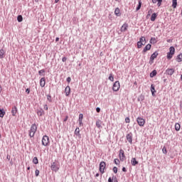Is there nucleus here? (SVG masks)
I'll list each match as a JSON object with an SVG mask.
<instances>
[{
    "label": "nucleus",
    "instance_id": "680f3d73",
    "mask_svg": "<svg viewBox=\"0 0 182 182\" xmlns=\"http://www.w3.org/2000/svg\"><path fill=\"white\" fill-rule=\"evenodd\" d=\"M158 2H163V0H157Z\"/></svg>",
    "mask_w": 182,
    "mask_h": 182
},
{
    "label": "nucleus",
    "instance_id": "6e6d98bb",
    "mask_svg": "<svg viewBox=\"0 0 182 182\" xmlns=\"http://www.w3.org/2000/svg\"><path fill=\"white\" fill-rule=\"evenodd\" d=\"M44 109H45V110H48V105H46L44 106Z\"/></svg>",
    "mask_w": 182,
    "mask_h": 182
},
{
    "label": "nucleus",
    "instance_id": "58836bf2",
    "mask_svg": "<svg viewBox=\"0 0 182 182\" xmlns=\"http://www.w3.org/2000/svg\"><path fill=\"white\" fill-rule=\"evenodd\" d=\"M78 120L83 121V114H79V119H78Z\"/></svg>",
    "mask_w": 182,
    "mask_h": 182
},
{
    "label": "nucleus",
    "instance_id": "7ed1b4c3",
    "mask_svg": "<svg viewBox=\"0 0 182 182\" xmlns=\"http://www.w3.org/2000/svg\"><path fill=\"white\" fill-rule=\"evenodd\" d=\"M176 52V48L174 47L171 46L169 48V52L167 53V59H171L173 56L174 55V53Z\"/></svg>",
    "mask_w": 182,
    "mask_h": 182
},
{
    "label": "nucleus",
    "instance_id": "2f4dec72",
    "mask_svg": "<svg viewBox=\"0 0 182 182\" xmlns=\"http://www.w3.org/2000/svg\"><path fill=\"white\" fill-rule=\"evenodd\" d=\"M33 163L34 164H38V163H39V160L38 159V157H34L33 159Z\"/></svg>",
    "mask_w": 182,
    "mask_h": 182
},
{
    "label": "nucleus",
    "instance_id": "8fccbe9b",
    "mask_svg": "<svg viewBox=\"0 0 182 182\" xmlns=\"http://www.w3.org/2000/svg\"><path fill=\"white\" fill-rule=\"evenodd\" d=\"M97 113H100V109L99 107L96 108Z\"/></svg>",
    "mask_w": 182,
    "mask_h": 182
},
{
    "label": "nucleus",
    "instance_id": "b1692460",
    "mask_svg": "<svg viewBox=\"0 0 182 182\" xmlns=\"http://www.w3.org/2000/svg\"><path fill=\"white\" fill-rule=\"evenodd\" d=\"M172 8L176 9L177 8V0H172Z\"/></svg>",
    "mask_w": 182,
    "mask_h": 182
},
{
    "label": "nucleus",
    "instance_id": "a211bd4d",
    "mask_svg": "<svg viewBox=\"0 0 182 182\" xmlns=\"http://www.w3.org/2000/svg\"><path fill=\"white\" fill-rule=\"evenodd\" d=\"M12 116H16V113H18V108L16 107H14L12 108L11 110Z\"/></svg>",
    "mask_w": 182,
    "mask_h": 182
},
{
    "label": "nucleus",
    "instance_id": "9b49d317",
    "mask_svg": "<svg viewBox=\"0 0 182 182\" xmlns=\"http://www.w3.org/2000/svg\"><path fill=\"white\" fill-rule=\"evenodd\" d=\"M174 72H176V70H174V68H168L166 70V75H168V76L174 75Z\"/></svg>",
    "mask_w": 182,
    "mask_h": 182
},
{
    "label": "nucleus",
    "instance_id": "0eeeda50",
    "mask_svg": "<svg viewBox=\"0 0 182 182\" xmlns=\"http://www.w3.org/2000/svg\"><path fill=\"white\" fill-rule=\"evenodd\" d=\"M119 157L121 161L126 160V155H124V151L123 149L119 150Z\"/></svg>",
    "mask_w": 182,
    "mask_h": 182
},
{
    "label": "nucleus",
    "instance_id": "393cba45",
    "mask_svg": "<svg viewBox=\"0 0 182 182\" xmlns=\"http://www.w3.org/2000/svg\"><path fill=\"white\" fill-rule=\"evenodd\" d=\"M96 126L98 129H102V121L100 120L97 121Z\"/></svg>",
    "mask_w": 182,
    "mask_h": 182
},
{
    "label": "nucleus",
    "instance_id": "ea45409f",
    "mask_svg": "<svg viewBox=\"0 0 182 182\" xmlns=\"http://www.w3.org/2000/svg\"><path fill=\"white\" fill-rule=\"evenodd\" d=\"M113 171H114V173L115 174H117V167L114 166V167L113 168Z\"/></svg>",
    "mask_w": 182,
    "mask_h": 182
},
{
    "label": "nucleus",
    "instance_id": "473e14b6",
    "mask_svg": "<svg viewBox=\"0 0 182 182\" xmlns=\"http://www.w3.org/2000/svg\"><path fill=\"white\" fill-rule=\"evenodd\" d=\"M17 21L18 22H22V21H23V18L22 17L21 15L18 16Z\"/></svg>",
    "mask_w": 182,
    "mask_h": 182
},
{
    "label": "nucleus",
    "instance_id": "c85d7f7f",
    "mask_svg": "<svg viewBox=\"0 0 182 182\" xmlns=\"http://www.w3.org/2000/svg\"><path fill=\"white\" fill-rule=\"evenodd\" d=\"M114 14H115L117 16H119V15H120V9L116 8V9H115V11H114Z\"/></svg>",
    "mask_w": 182,
    "mask_h": 182
},
{
    "label": "nucleus",
    "instance_id": "a878e982",
    "mask_svg": "<svg viewBox=\"0 0 182 182\" xmlns=\"http://www.w3.org/2000/svg\"><path fill=\"white\" fill-rule=\"evenodd\" d=\"M75 136H80V129L79 127H77L75 130Z\"/></svg>",
    "mask_w": 182,
    "mask_h": 182
},
{
    "label": "nucleus",
    "instance_id": "1a4fd4ad",
    "mask_svg": "<svg viewBox=\"0 0 182 182\" xmlns=\"http://www.w3.org/2000/svg\"><path fill=\"white\" fill-rule=\"evenodd\" d=\"M105 168H106V163L105 161H102L100 164V171L102 174L105 173Z\"/></svg>",
    "mask_w": 182,
    "mask_h": 182
},
{
    "label": "nucleus",
    "instance_id": "bf43d9fd",
    "mask_svg": "<svg viewBox=\"0 0 182 182\" xmlns=\"http://www.w3.org/2000/svg\"><path fill=\"white\" fill-rule=\"evenodd\" d=\"M59 2V0H55V4H58Z\"/></svg>",
    "mask_w": 182,
    "mask_h": 182
},
{
    "label": "nucleus",
    "instance_id": "c9c22d12",
    "mask_svg": "<svg viewBox=\"0 0 182 182\" xmlns=\"http://www.w3.org/2000/svg\"><path fill=\"white\" fill-rule=\"evenodd\" d=\"M114 163L117 166V165L120 164V161L117 159H115L114 160Z\"/></svg>",
    "mask_w": 182,
    "mask_h": 182
},
{
    "label": "nucleus",
    "instance_id": "2eb2a0df",
    "mask_svg": "<svg viewBox=\"0 0 182 182\" xmlns=\"http://www.w3.org/2000/svg\"><path fill=\"white\" fill-rule=\"evenodd\" d=\"M150 49H151V45L147 44L142 50V53H146V52H147V50H150Z\"/></svg>",
    "mask_w": 182,
    "mask_h": 182
},
{
    "label": "nucleus",
    "instance_id": "79ce46f5",
    "mask_svg": "<svg viewBox=\"0 0 182 182\" xmlns=\"http://www.w3.org/2000/svg\"><path fill=\"white\" fill-rule=\"evenodd\" d=\"M43 73H45V70L43 69V70H41L38 71V75H42Z\"/></svg>",
    "mask_w": 182,
    "mask_h": 182
},
{
    "label": "nucleus",
    "instance_id": "6ab92c4d",
    "mask_svg": "<svg viewBox=\"0 0 182 182\" xmlns=\"http://www.w3.org/2000/svg\"><path fill=\"white\" fill-rule=\"evenodd\" d=\"M5 58V50L1 49L0 50V59H4Z\"/></svg>",
    "mask_w": 182,
    "mask_h": 182
},
{
    "label": "nucleus",
    "instance_id": "13d9d810",
    "mask_svg": "<svg viewBox=\"0 0 182 182\" xmlns=\"http://www.w3.org/2000/svg\"><path fill=\"white\" fill-rule=\"evenodd\" d=\"M1 92H2V86L1 85H0V93H1Z\"/></svg>",
    "mask_w": 182,
    "mask_h": 182
},
{
    "label": "nucleus",
    "instance_id": "de8ad7c7",
    "mask_svg": "<svg viewBox=\"0 0 182 182\" xmlns=\"http://www.w3.org/2000/svg\"><path fill=\"white\" fill-rule=\"evenodd\" d=\"M70 80H72V79L70 78V77H68L67 78V82H68V83H70Z\"/></svg>",
    "mask_w": 182,
    "mask_h": 182
},
{
    "label": "nucleus",
    "instance_id": "4c0bfd02",
    "mask_svg": "<svg viewBox=\"0 0 182 182\" xmlns=\"http://www.w3.org/2000/svg\"><path fill=\"white\" fill-rule=\"evenodd\" d=\"M151 14H153V9H149V11H148L147 18H149V16H150Z\"/></svg>",
    "mask_w": 182,
    "mask_h": 182
},
{
    "label": "nucleus",
    "instance_id": "5701e85b",
    "mask_svg": "<svg viewBox=\"0 0 182 182\" xmlns=\"http://www.w3.org/2000/svg\"><path fill=\"white\" fill-rule=\"evenodd\" d=\"M181 128V126L178 123L175 124V130L176 132H180Z\"/></svg>",
    "mask_w": 182,
    "mask_h": 182
},
{
    "label": "nucleus",
    "instance_id": "37998d69",
    "mask_svg": "<svg viewBox=\"0 0 182 182\" xmlns=\"http://www.w3.org/2000/svg\"><path fill=\"white\" fill-rule=\"evenodd\" d=\"M125 123H130V118L126 117L125 118Z\"/></svg>",
    "mask_w": 182,
    "mask_h": 182
},
{
    "label": "nucleus",
    "instance_id": "f8f14e48",
    "mask_svg": "<svg viewBox=\"0 0 182 182\" xmlns=\"http://www.w3.org/2000/svg\"><path fill=\"white\" fill-rule=\"evenodd\" d=\"M50 168L53 171H55L56 173V171H58V170H59V166L58 165H56V164L55 162H53L51 164Z\"/></svg>",
    "mask_w": 182,
    "mask_h": 182
},
{
    "label": "nucleus",
    "instance_id": "72a5a7b5",
    "mask_svg": "<svg viewBox=\"0 0 182 182\" xmlns=\"http://www.w3.org/2000/svg\"><path fill=\"white\" fill-rule=\"evenodd\" d=\"M140 8H141V0L139 1V5L136 7V11H140Z\"/></svg>",
    "mask_w": 182,
    "mask_h": 182
},
{
    "label": "nucleus",
    "instance_id": "f257e3e1",
    "mask_svg": "<svg viewBox=\"0 0 182 182\" xmlns=\"http://www.w3.org/2000/svg\"><path fill=\"white\" fill-rule=\"evenodd\" d=\"M37 130H38V125L35 124H32L29 130V136L34 137L35 133H36Z\"/></svg>",
    "mask_w": 182,
    "mask_h": 182
},
{
    "label": "nucleus",
    "instance_id": "c756f323",
    "mask_svg": "<svg viewBox=\"0 0 182 182\" xmlns=\"http://www.w3.org/2000/svg\"><path fill=\"white\" fill-rule=\"evenodd\" d=\"M149 42L150 43L154 45V43H157V40H156V38H151Z\"/></svg>",
    "mask_w": 182,
    "mask_h": 182
},
{
    "label": "nucleus",
    "instance_id": "e2e57ef3",
    "mask_svg": "<svg viewBox=\"0 0 182 182\" xmlns=\"http://www.w3.org/2000/svg\"><path fill=\"white\" fill-rule=\"evenodd\" d=\"M96 177H99V175H98V173H97V174H96Z\"/></svg>",
    "mask_w": 182,
    "mask_h": 182
},
{
    "label": "nucleus",
    "instance_id": "4468645a",
    "mask_svg": "<svg viewBox=\"0 0 182 182\" xmlns=\"http://www.w3.org/2000/svg\"><path fill=\"white\" fill-rule=\"evenodd\" d=\"M129 28V24L124 23L121 27V32H126L127 31V28Z\"/></svg>",
    "mask_w": 182,
    "mask_h": 182
},
{
    "label": "nucleus",
    "instance_id": "09e8293b",
    "mask_svg": "<svg viewBox=\"0 0 182 182\" xmlns=\"http://www.w3.org/2000/svg\"><path fill=\"white\" fill-rule=\"evenodd\" d=\"M26 93H27L28 95H29V93H31V90H30L28 88H27V89L26 90Z\"/></svg>",
    "mask_w": 182,
    "mask_h": 182
},
{
    "label": "nucleus",
    "instance_id": "4d7b16f0",
    "mask_svg": "<svg viewBox=\"0 0 182 182\" xmlns=\"http://www.w3.org/2000/svg\"><path fill=\"white\" fill-rule=\"evenodd\" d=\"M55 42H59V37H57V38H55Z\"/></svg>",
    "mask_w": 182,
    "mask_h": 182
},
{
    "label": "nucleus",
    "instance_id": "4be33fe9",
    "mask_svg": "<svg viewBox=\"0 0 182 182\" xmlns=\"http://www.w3.org/2000/svg\"><path fill=\"white\" fill-rule=\"evenodd\" d=\"M156 18H157V14L156 13L152 14L151 16V21L154 22V21H156Z\"/></svg>",
    "mask_w": 182,
    "mask_h": 182
},
{
    "label": "nucleus",
    "instance_id": "7c9ffc66",
    "mask_svg": "<svg viewBox=\"0 0 182 182\" xmlns=\"http://www.w3.org/2000/svg\"><path fill=\"white\" fill-rule=\"evenodd\" d=\"M5 116V111L3 109L0 108V117H4Z\"/></svg>",
    "mask_w": 182,
    "mask_h": 182
},
{
    "label": "nucleus",
    "instance_id": "cd10ccee",
    "mask_svg": "<svg viewBox=\"0 0 182 182\" xmlns=\"http://www.w3.org/2000/svg\"><path fill=\"white\" fill-rule=\"evenodd\" d=\"M157 75V71L156 70H154L151 73H150V77H154Z\"/></svg>",
    "mask_w": 182,
    "mask_h": 182
},
{
    "label": "nucleus",
    "instance_id": "603ef678",
    "mask_svg": "<svg viewBox=\"0 0 182 182\" xmlns=\"http://www.w3.org/2000/svg\"><path fill=\"white\" fill-rule=\"evenodd\" d=\"M157 2H158V0H152L153 4H157Z\"/></svg>",
    "mask_w": 182,
    "mask_h": 182
},
{
    "label": "nucleus",
    "instance_id": "5fc2aeb1",
    "mask_svg": "<svg viewBox=\"0 0 182 182\" xmlns=\"http://www.w3.org/2000/svg\"><path fill=\"white\" fill-rule=\"evenodd\" d=\"M157 5H158V6H161V1H158Z\"/></svg>",
    "mask_w": 182,
    "mask_h": 182
},
{
    "label": "nucleus",
    "instance_id": "3c124183",
    "mask_svg": "<svg viewBox=\"0 0 182 182\" xmlns=\"http://www.w3.org/2000/svg\"><path fill=\"white\" fill-rule=\"evenodd\" d=\"M68 119H69V117L66 116L63 122H68Z\"/></svg>",
    "mask_w": 182,
    "mask_h": 182
},
{
    "label": "nucleus",
    "instance_id": "f3484780",
    "mask_svg": "<svg viewBox=\"0 0 182 182\" xmlns=\"http://www.w3.org/2000/svg\"><path fill=\"white\" fill-rule=\"evenodd\" d=\"M131 164H132V166H136V165L139 164V161H137L136 158H132L131 160Z\"/></svg>",
    "mask_w": 182,
    "mask_h": 182
},
{
    "label": "nucleus",
    "instance_id": "69168bd1",
    "mask_svg": "<svg viewBox=\"0 0 182 182\" xmlns=\"http://www.w3.org/2000/svg\"><path fill=\"white\" fill-rule=\"evenodd\" d=\"M115 1H119V0H115Z\"/></svg>",
    "mask_w": 182,
    "mask_h": 182
},
{
    "label": "nucleus",
    "instance_id": "052dcab7",
    "mask_svg": "<svg viewBox=\"0 0 182 182\" xmlns=\"http://www.w3.org/2000/svg\"><path fill=\"white\" fill-rule=\"evenodd\" d=\"M27 170H31V166H28Z\"/></svg>",
    "mask_w": 182,
    "mask_h": 182
},
{
    "label": "nucleus",
    "instance_id": "bb28decb",
    "mask_svg": "<svg viewBox=\"0 0 182 182\" xmlns=\"http://www.w3.org/2000/svg\"><path fill=\"white\" fill-rule=\"evenodd\" d=\"M176 62H182V53L179 54L177 57H176Z\"/></svg>",
    "mask_w": 182,
    "mask_h": 182
},
{
    "label": "nucleus",
    "instance_id": "f03ea898",
    "mask_svg": "<svg viewBox=\"0 0 182 182\" xmlns=\"http://www.w3.org/2000/svg\"><path fill=\"white\" fill-rule=\"evenodd\" d=\"M146 45V38L144 36H141L139 38V41L137 42V48L138 49L141 48L142 46Z\"/></svg>",
    "mask_w": 182,
    "mask_h": 182
},
{
    "label": "nucleus",
    "instance_id": "423d86ee",
    "mask_svg": "<svg viewBox=\"0 0 182 182\" xmlns=\"http://www.w3.org/2000/svg\"><path fill=\"white\" fill-rule=\"evenodd\" d=\"M120 89V82L119 81H116L112 87V90L114 92H119V90Z\"/></svg>",
    "mask_w": 182,
    "mask_h": 182
},
{
    "label": "nucleus",
    "instance_id": "e433bc0d",
    "mask_svg": "<svg viewBox=\"0 0 182 182\" xmlns=\"http://www.w3.org/2000/svg\"><path fill=\"white\" fill-rule=\"evenodd\" d=\"M162 151L164 154H167V149L166 148V146H164V148L162 149Z\"/></svg>",
    "mask_w": 182,
    "mask_h": 182
},
{
    "label": "nucleus",
    "instance_id": "f704fd0d",
    "mask_svg": "<svg viewBox=\"0 0 182 182\" xmlns=\"http://www.w3.org/2000/svg\"><path fill=\"white\" fill-rule=\"evenodd\" d=\"M109 80H111V82H114V77H113V74H110L109 76Z\"/></svg>",
    "mask_w": 182,
    "mask_h": 182
},
{
    "label": "nucleus",
    "instance_id": "ddd939ff",
    "mask_svg": "<svg viewBox=\"0 0 182 182\" xmlns=\"http://www.w3.org/2000/svg\"><path fill=\"white\" fill-rule=\"evenodd\" d=\"M46 85V80L45 79V77H42L40 80V86L41 87H45V85Z\"/></svg>",
    "mask_w": 182,
    "mask_h": 182
},
{
    "label": "nucleus",
    "instance_id": "864d4df0",
    "mask_svg": "<svg viewBox=\"0 0 182 182\" xmlns=\"http://www.w3.org/2000/svg\"><path fill=\"white\" fill-rule=\"evenodd\" d=\"M122 171H124V173H126V171H127V170L126 169V168L123 167V168H122Z\"/></svg>",
    "mask_w": 182,
    "mask_h": 182
},
{
    "label": "nucleus",
    "instance_id": "0e129e2a",
    "mask_svg": "<svg viewBox=\"0 0 182 182\" xmlns=\"http://www.w3.org/2000/svg\"><path fill=\"white\" fill-rule=\"evenodd\" d=\"M134 85H137V82H134Z\"/></svg>",
    "mask_w": 182,
    "mask_h": 182
},
{
    "label": "nucleus",
    "instance_id": "c03bdc74",
    "mask_svg": "<svg viewBox=\"0 0 182 182\" xmlns=\"http://www.w3.org/2000/svg\"><path fill=\"white\" fill-rule=\"evenodd\" d=\"M47 100H48L49 102H52V97H50V95H48V96H47Z\"/></svg>",
    "mask_w": 182,
    "mask_h": 182
},
{
    "label": "nucleus",
    "instance_id": "a19ab883",
    "mask_svg": "<svg viewBox=\"0 0 182 182\" xmlns=\"http://www.w3.org/2000/svg\"><path fill=\"white\" fill-rule=\"evenodd\" d=\"M39 173H40L39 170L36 169L35 171V175L36 177H38V176H39Z\"/></svg>",
    "mask_w": 182,
    "mask_h": 182
},
{
    "label": "nucleus",
    "instance_id": "9d476101",
    "mask_svg": "<svg viewBox=\"0 0 182 182\" xmlns=\"http://www.w3.org/2000/svg\"><path fill=\"white\" fill-rule=\"evenodd\" d=\"M127 140L130 144H133V134L132 132L127 134Z\"/></svg>",
    "mask_w": 182,
    "mask_h": 182
},
{
    "label": "nucleus",
    "instance_id": "dca6fc26",
    "mask_svg": "<svg viewBox=\"0 0 182 182\" xmlns=\"http://www.w3.org/2000/svg\"><path fill=\"white\" fill-rule=\"evenodd\" d=\"M65 93L66 96H69L70 95V87L68 85L65 89Z\"/></svg>",
    "mask_w": 182,
    "mask_h": 182
},
{
    "label": "nucleus",
    "instance_id": "a18cd8bd",
    "mask_svg": "<svg viewBox=\"0 0 182 182\" xmlns=\"http://www.w3.org/2000/svg\"><path fill=\"white\" fill-rule=\"evenodd\" d=\"M66 60H68V58L66 57H63L62 58V62H66Z\"/></svg>",
    "mask_w": 182,
    "mask_h": 182
},
{
    "label": "nucleus",
    "instance_id": "aec40b11",
    "mask_svg": "<svg viewBox=\"0 0 182 182\" xmlns=\"http://www.w3.org/2000/svg\"><path fill=\"white\" fill-rule=\"evenodd\" d=\"M108 182H119V181H117V178H116V176H113L112 178H109Z\"/></svg>",
    "mask_w": 182,
    "mask_h": 182
},
{
    "label": "nucleus",
    "instance_id": "6e6552de",
    "mask_svg": "<svg viewBox=\"0 0 182 182\" xmlns=\"http://www.w3.org/2000/svg\"><path fill=\"white\" fill-rule=\"evenodd\" d=\"M159 56V53L157 51L154 52L150 57L149 63L150 65H152V63L154 62V59Z\"/></svg>",
    "mask_w": 182,
    "mask_h": 182
},
{
    "label": "nucleus",
    "instance_id": "39448f33",
    "mask_svg": "<svg viewBox=\"0 0 182 182\" xmlns=\"http://www.w3.org/2000/svg\"><path fill=\"white\" fill-rule=\"evenodd\" d=\"M136 122L138 123L140 127H143L144 124H146V120L141 118V117H138L136 118Z\"/></svg>",
    "mask_w": 182,
    "mask_h": 182
},
{
    "label": "nucleus",
    "instance_id": "49530a36",
    "mask_svg": "<svg viewBox=\"0 0 182 182\" xmlns=\"http://www.w3.org/2000/svg\"><path fill=\"white\" fill-rule=\"evenodd\" d=\"M78 122H79L80 127L83 126V121L78 120Z\"/></svg>",
    "mask_w": 182,
    "mask_h": 182
},
{
    "label": "nucleus",
    "instance_id": "20e7f679",
    "mask_svg": "<svg viewBox=\"0 0 182 182\" xmlns=\"http://www.w3.org/2000/svg\"><path fill=\"white\" fill-rule=\"evenodd\" d=\"M49 143H50V141L49 140V136L45 135L42 138V145L43 146H49Z\"/></svg>",
    "mask_w": 182,
    "mask_h": 182
},
{
    "label": "nucleus",
    "instance_id": "412c9836",
    "mask_svg": "<svg viewBox=\"0 0 182 182\" xmlns=\"http://www.w3.org/2000/svg\"><path fill=\"white\" fill-rule=\"evenodd\" d=\"M151 92L152 94V96H154V93H156V88L154 87V85H151Z\"/></svg>",
    "mask_w": 182,
    "mask_h": 182
}]
</instances>
